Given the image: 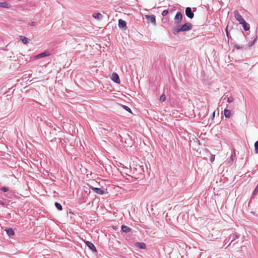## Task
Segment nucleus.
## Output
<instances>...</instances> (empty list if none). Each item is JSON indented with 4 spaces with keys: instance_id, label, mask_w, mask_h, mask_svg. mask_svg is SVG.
<instances>
[{
    "instance_id": "23",
    "label": "nucleus",
    "mask_w": 258,
    "mask_h": 258,
    "mask_svg": "<svg viewBox=\"0 0 258 258\" xmlns=\"http://www.w3.org/2000/svg\"><path fill=\"white\" fill-rule=\"evenodd\" d=\"M233 100H234L233 98V97H229V98H228V99H227V102H228V103H231V102H232L233 101Z\"/></svg>"
},
{
    "instance_id": "20",
    "label": "nucleus",
    "mask_w": 258,
    "mask_h": 258,
    "mask_svg": "<svg viewBox=\"0 0 258 258\" xmlns=\"http://www.w3.org/2000/svg\"><path fill=\"white\" fill-rule=\"evenodd\" d=\"M55 206L56 208L58 210H62V206H61V205L60 204L56 202L55 203Z\"/></svg>"
},
{
    "instance_id": "24",
    "label": "nucleus",
    "mask_w": 258,
    "mask_h": 258,
    "mask_svg": "<svg viewBox=\"0 0 258 258\" xmlns=\"http://www.w3.org/2000/svg\"><path fill=\"white\" fill-rule=\"evenodd\" d=\"M168 11L167 10H164L162 12V15L163 16H165L168 14Z\"/></svg>"
},
{
    "instance_id": "6",
    "label": "nucleus",
    "mask_w": 258,
    "mask_h": 258,
    "mask_svg": "<svg viewBox=\"0 0 258 258\" xmlns=\"http://www.w3.org/2000/svg\"><path fill=\"white\" fill-rule=\"evenodd\" d=\"M185 14L188 18L192 19L194 17V13L191 12L190 8L187 7L185 9Z\"/></svg>"
},
{
    "instance_id": "16",
    "label": "nucleus",
    "mask_w": 258,
    "mask_h": 258,
    "mask_svg": "<svg viewBox=\"0 0 258 258\" xmlns=\"http://www.w3.org/2000/svg\"><path fill=\"white\" fill-rule=\"evenodd\" d=\"M6 231L8 235L9 236H13L15 234L14 231L12 228H8L7 229H6Z\"/></svg>"
},
{
    "instance_id": "1",
    "label": "nucleus",
    "mask_w": 258,
    "mask_h": 258,
    "mask_svg": "<svg viewBox=\"0 0 258 258\" xmlns=\"http://www.w3.org/2000/svg\"><path fill=\"white\" fill-rule=\"evenodd\" d=\"M192 25L190 23H185L181 26H178L173 29V33L176 34L181 31H187L191 30Z\"/></svg>"
},
{
    "instance_id": "26",
    "label": "nucleus",
    "mask_w": 258,
    "mask_h": 258,
    "mask_svg": "<svg viewBox=\"0 0 258 258\" xmlns=\"http://www.w3.org/2000/svg\"><path fill=\"white\" fill-rule=\"evenodd\" d=\"M1 189L4 192H6V191H7L8 190V188L7 187H3Z\"/></svg>"
},
{
    "instance_id": "10",
    "label": "nucleus",
    "mask_w": 258,
    "mask_h": 258,
    "mask_svg": "<svg viewBox=\"0 0 258 258\" xmlns=\"http://www.w3.org/2000/svg\"><path fill=\"white\" fill-rule=\"evenodd\" d=\"M126 23L125 21L119 19L118 21V26L119 28H123L126 27Z\"/></svg>"
},
{
    "instance_id": "30",
    "label": "nucleus",
    "mask_w": 258,
    "mask_h": 258,
    "mask_svg": "<svg viewBox=\"0 0 258 258\" xmlns=\"http://www.w3.org/2000/svg\"><path fill=\"white\" fill-rule=\"evenodd\" d=\"M215 112L214 111L213 113V114H212V119H213L215 117Z\"/></svg>"
},
{
    "instance_id": "11",
    "label": "nucleus",
    "mask_w": 258,
    "mask_h": 258,
    "mask_svg": "<svg viewBox=\"0 0 258 258\" xmlns=\"http://www.w3.org/2000/svg\"><path fill=\"white\" fill-rule=\"evenodd\" d=\"M92 17L96 19L99 20L102 18V15L101 13H96L93 14Z\"/></svg>"
},
{
    "instance_id": "4",
    "label": "nucleus",
    "mask_w": 258,
    "mask_h": 258,
    "mask_svg": "<svg viewBox=\"0 0 258 258\" xmlns=\"http://www.w3.org/2000/svg\"><path fill=\"white\" fill-rule=\"evenodd\" d=\"M182 19V15L180 12H177L175 16L174 20L177 24L181 22Z\"/></svg>"
},
{
    "instance_id": "29",
    "label": "nucleus",
    "mask_w": 258,
    "mask_h": 258,
    "mask_svg": "<svg viewBox=\"0 0 258 258\" xmlns=\"http://www.w3.org/2000/svg\"><path fill=\"white\" fill-rule=\"evenodd\" d=\"M0 204H1V205H2L3 206H4V205H5V203H4V202L2 201H0Z\"/></svg>"
},
{
    "instance_id": "15",
    "label": "nucleus",
    "mask_w": 258,
    "mask_h": 258,
    "mask_svg": "<svg viewBox=\"0 0 258 258\" xmlns=\"http://www.w3.org/2000/svg\"><path fill=\"white\" fill-rule=\"evenodd\" d=\"M20 39L25 44L29 43L28 39L24 36H20Z\"/></svg>"
},
{
    "instance_id": "19",
    "label": "nucleus",
    "mask_w": 258,
    "mask_h": 258,
    "mask_svg": "<svg viewBox=\"0 0 258 258\" xmlns=\"http://www.w3.org/2000/svg\"><path fill=\"white\" fill-rule=\"evenodd\" d=\"M0 7L2 8H9L8 4L6 2L1 3Z\"/></svg>"
},
{
    "instance_id": "28",
    "label": "nucleus",
    "mask_w": 258,
    "mask_h": 258,
    "mask_svg": "<svg viewBox=\"0 0 258 258\" xmlns=\"http://www.w3.org/2000/svg\"><path fill=\"white\" fill-rule=\"evenodd\" d=\"M256 39H257V37H256L253 40V41L252 42V43H251L250 44V46H251L252 45H253L254 44V43L255 42V41H256Z\"/></svg>"
},
{
    "instance_id": "3",
    "label": "nucleus",
    "mask_w": 258,
    "mask_h": 258,
    "mask_svg": "<svg viewBox=\"0 0 258 258\" xmlns=\"http://www.w3.org/2000/svg\"><path fill=\"white\" fill-rule=\"evenodd\" d=\"M50 55V53L48 51H45L42 53H41L39 54H37L34 56L35 59H39L41 57H44L46 56H49Z\"/></svg>"
},
{
    "instance_id": "27",
    "label": "nucleus",
    "mask_w": 258,
    "mask_h": 258,
    "mask_svg": "<svg viewBox=\"0 0 258 258\" xmlns=\"http://www.w3.org/2000/svg\"><path fill=\"white\" fill-rule=\"evenodd\" d=\"M124 108L126 110H127V111H128V112H131V109H130L129 107H128L127 106H124Z\"/></svg>"
},
{
    "instance_id": "5",
    "label": "nucleus",
    "mask_w": 258,
    "mask_h": 258,
    "mask_svg": "<svg viewBox=\"0 0 258 258\" xmlns=\"http://www.w3.org/2000/svg\"><path fill=\"white\" fill-rule=\"evenodd\" d=\"M85 244L88 246V247L93 252H96L97 250L94 246V245L91 242L88 241H84Z\"/></svg>"
},
{
    "instance_id": "21",
    "label": "nucleus",
    "mask_w": 258,
    "mask_h": 258,
    "mask_svg": "<svg viewBox=\"0 0 258 258\" xmlns=\"http://www.w3.org/2000/svg\"><path fill=\"white\" fill-rule=\"evenodd\" d=\"M166 99V96L164 94H162L160 97V101H161V102H163Z\"/></svg>"
},
{
    "instance_id": "12",
    "label": "nucleus",
    "mask_w": 258,
    "mask_h": 258,
    "mask_svg": "<svg viewBox=\"0 0 258 258\" xmlns=\"http://www.w3.org/2000/svg\"><path fill=\"white\" fill-rule=\"evenodd\" d=\"M245 31H248L249 30V25L245 22V21H243L241 24Z\"/></svg>"
},
{
    "instance_id": "8",
    "label": "nucleus",
    "mask_w": 258,
    "mask_h": 258,
    "mask_svg": "<svg viewBox=\"0 0 258 258\" xmlns=\"http://www.w3.org/2000/svg\"><path fill=\"white\" fill-rule=\"evenodd\" d=\"M91 189L97 194H98V195H103L105 192L104 191L100 188H97V187H91Z\"/></svg>"
},
{
    "instance_id": "22",
    "label": "nucleus",
    "mask_w": 258,
    "mask_h": 258,
    "mask_svg": "<svg viewBox=\"0 0 258 258\" xmlns=\"http://www.w3.org/2000/svg\"><path fill=\"white\" fill-rule=\"evenodd\" d=\"M215 160V155L211 154L210 160L211 162H214Z\"/></svg>"
},
{
    "instance_id": "9",
    "label": "nucleus",
    "mask_w": 258,
    "mask_h": 258,
    "mask_svg": "<svg viewBox=\"0 0 258 258\" xmlns=\"http://www.w3.org/2000/svg\"><path fill=\"white\" fill-rule=\"evenodd\" d=\"M145 17L149 22H151L152 24H155V17L154 15H146Z\"/></svg>"
},
{
    "instance_id": "7",
    "label": "nucleus",
    "mask_w": 258,
    "mask_h": 258,
    "mask_svg": "<svg viewBox=\"0 0 258 258\" xmlns=\"http://www.w3.org/2000/svg\"><path fill=\"white\" fill-rule=\"evenodd\" d=\"M111 79L115 83H117L118 84H119L120 83V79H119V76L118 75L115 73H112V76H111Z\"/></svg>"
},
{
    "instance_id": "13",
    "label": "nucleus",
    "mask_w": 258,
    "mask_h": 258,
    "mask_svg": "<svg viewBox=\"0 0 258 258\" xmlns=\"http://www.w3.org/2000/svg\"><path fill=\"white\" fill-rule=\"evenodd\" d=\"M136 246L141 249H145L146 248V244L143 242H137Z\"/></svg>"
},
{
    "instance_id": "14",
    "label": "nucleus",
    "mask_w": 258,
    "mask_h": 258,
    "mask_svg": "<svg viewBox=\"0 0 258 258\" xmlns=\"http://www.w3.org/2000/svg\"><path fill=\"white\" fill-rule=\"evenodd\" d=\"M121 230L124 232L128 233L131 231V229L127 226L122 225L121 226Z\"/></svg>"
},
{
    "instance_id": "17",
    "label": "nucleus",
    "mask_w": 258,
    "mask_h": 258,
    "mask_svg": "<svg viewBox=\"0 0 258 258\" xmlns=\"http://www.w3.org/2000/svg\"><path fill=\"white\" fill-rule=\"evenodd\" d=\"M224 114L226 118H230L231 116V112L228 109H225L224 110Z\"/></svg>"
},
{
    "instance_id": "31",
    "label": "nucleus",
    "mask_w": 258,
    "mask_h": 258,
    "mask_svg": "<svg viewBox=\"0 0 258 258\" xmlns=\"http://www.w3.org/2000/svg\"><path fill=\"white\" fill-rule=\"evenodd\" d=\"M226 34H227V36H228V31H227V27H226Z\"/></svg>"
},
{
    "instance_id": "18",
    "label": "nucleus",
    "mask_w": 258,
    "mask_h": 258,
    "mask_svg": "<svg viewBox=\"0 0 258 258\" xmlns=\"http://www.w3.org/2000/svg\"><path fill=\"white\" fill-rule=\"evenodd\" d=\"M254 151L256 154L258 153V141L254 143Z\"/></svg>"
},
{
    "instance_id": "2",
    "label": "nucleus",
    "mask_w": 258,
    "mask_h": 258,
    "mask_svg": "<svg viewBox=\"0 0 258 258\" xmlns=\"http://www.w3.org/2000/svg\"><path fill=\"white\" fill-rule=\"evenodd\" d=\"M234 17L237 21H238L239 23L241 24L243 21L245 20L242 18V17L239 14L237 11H235L234 12Z\"/></svg>"
},
{
    "instance_id": "25",
    "label": "nucleus",
    "mask_w": 258,
    "mask_h": 258,
    "mask_svg": "<svg viewBox=\"0 0 258 258\" xmlns=\"http://www.w3.org/2000/svg\"><path fill=\"white\" fill-rule=\"evenodd\" d=\"M257 192H258V184L257 185L255 188L254 189V190L253 192V194L256 195V194H257Z\"/></svg>"
}]
</instances>
